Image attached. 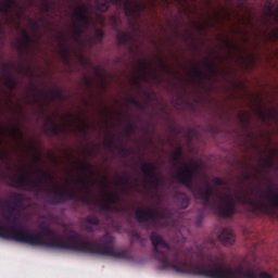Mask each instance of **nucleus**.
Instances as JSON below:
<instances>
[{
	"mask_svg": "<svg viewBox=\"0 0 278 278\" xmlns=\"http://www.w3.org/2000/svg\"><path fill=\"white\" fill-rule=\"evenodd\" d=\"M150 240L152 242L154 257L160 262L161 270L172 268L175 273L182 275H195L206 278H273L267 271H262L258 276L251 268H244L239 265L237 268L225 265L224 262L216 263L214 260H225V254L218 251L215 240L204 243L198 252L199 257L207 258V263L193 264L188 257L181 258V254L177 250H173L170 245L156 232H151Z\"/></svg>",
	"mask_w": 278,
	"mask_h": 278,
	"instance_id": "obj_1",
	"label": "nucleus"
},
{
	"mask_svg": "<svg viewBox=\"0 0 278 278\" xmlns=\"http://www.w3.org/2000/svg\"><path fill=\"white\" fill-rule=\"evenodd\" d=\"M37 173H40L41 176L34 180L27 178L23 169H21V175L18 178L14 176H9L10 182L8 184V186H11L12 188H18L20 190L36 192V194H40V192H46V201L50 205H64L66 201H80V203H85V205H90V199L77 192V190L75 189H72L71 191H60L55 189L45 188L42 186L45 181L47 184H53L55 181V177H53L51 173H47L41 168H38Z\"/></svg>",
	"mask_w": 278,
	"mask_h": 278,
	"instance_id": "obj_2",
	"label": "nucleus"
},
{
	"mask_svg": "<svg viewBox=\"0 0 278 278\" xmlns=\"http://www.w3.org/2000/svg\"><path fill=\"white\" fill-rule=\"evenodd\" d=\"M215 191L214 187L210 182L205 184V190L199 189L198 195L203 201V208L198 211L195 217V225L197 227H201L203 223V218H205V210H210L220 216L222 218H231L236 214V202L233 201V197L230 194H220V192H216L219 201L222 204L217 205L215 201L212 200L214 197Z\"/></svg>",
	"mask_w": 278,
	"mask_h": 278,
	"instance_id": "obj_3",
	"label": "nucleus"
},
{
	"mask_svg": "<svg viewBox=\"0 0 278 278\" xmlns=\"http://www.w3.org/2000/svg\"><path fill=\"white\" fill-rule=\"evenodd\" d=\"M136 219L138 223H151L155 229L157 227H168V222L170 218H173V210L169 207H164L161 210V212H157L155 210L150 211H142L137 210L135 213Z\"/></svg>",
	"mask_w": 278,
	"mask_h": 278,
	"instance_id": "obj_4",
	"label": "nucleus"
},
{
	"mask_svg": "<svg viewBox=\"0 0 278 278\" xmlns=\"http://www.w3.org/2000/svg\"><path fill=\"white\" fill-rule=\"evenodd\" d=\"M74 16L79 24L73 25L74 36L76 40L79 41L81 36H84V31L90 27V16L88 15V7L86 4L77 5L74 11Z\"/></svg>",
	"mask_w": 278,
	"mask_h": 278,
	"instance_id": "obj_5",
	"label": "nucleus"
},
{
	"mask_svg": "<svg viewBox=\"0 0 278 278\" xmlns=\"http://www.w3.org/2000/svg\"><path fill=\"white\" fill-rule=\"evenodd\" d=\"M113 5H124L125 16H130L131 18H140V15L144 10H147V4L138 2L137 0H110Z\"/></svg>",
	"mask_w": 278,
	"mask_h": 278,
	"instance_id": "obj_6",
	"label": "nucleus"
},
{
	"mask_svg": "<svg viewBox=\"0 0 278 278\" xmlns=\"http://www.w3.org/2000/svg\"><path fill=\"white\" fill-rule=\"evenodd\" d=\"M197 170L199 165L195 164L193 169L189 168L188 165L180 167L179 170L174 175V179L181 186H186L189 190L194 189V177H197Z\"/></svg>",
	"mask_w": 278,
	"mask_h": 278,
	"instance_id": "obj_7",
	"label": "nucleus"
},
{
	"mask_svg": "<svg viewBox=\"0 0 278 278\" xmlns=\"http://www.w3.org/2000/svg\"><path fill=\"white\" fill-rule=\"evenodd\" d=\"M157 166L155 163H143L141 166V172L148 178L144 179L149 188L157 190L162 186V178L157 177Z\"/></svg>",
	"mask_w": 278,
	"mask_h": 278,
	"instance_id": "obj_8",
	"label": "nucleus"
},
{
	"mask_svg": "<svg viewBox=\"0 0 278 278\" xmlns=\"http://www.w3.org/2000/svg\"><path fill=\"white\" fill-rule=\"evenodd\" d=\"M204 64L207 68L208 74L203 72L198 63L197 66L193 68V74L195 75V77H199L200 79H212V77L218 76V70L216 68V64L213 61H206Z\"/></svg>",
	"mask_w": 278,
	"mask_h": 278,
	"instance_id": "obj_9",
	"label": "nucleus"
},
{
	"mask_svg": "<svg viewBox=\"0 0 278 278\" xmlns=\"http://www.w3.org/2000/svg\"><path fill=\"white\" fill-rule=\"evenodd\" d=\"M236 199L239 203H242V205H252L254 210L266 208V205H264V202L252 200V198L249 197V191L241 190V193H238Z\"/></svg>",
	"mask_w": 278,
	"mask_h": 278,
	"instance_id": "obj_10",
	"label": "nucleus"
},
{
	"mask_svg": "<svg viewBox=\"0 0 278 278\" xmlns=\"http://www.w3.org/2000/svg\"><path fill=\"white\" fill-rule=\"evenodd\" d=\"M217 239L224 247H231V244L236 242V235L233 233V230L229 228H222L217 233Z\"/></svg>",
	"mask_w": 278,
	"mask_h": 278,
	"instance_id": "obj_11",
	"label": "nucleus"
},
{
	"mask_svg": "<svg viewBox=\"0 0 278 278\" xmlns=\"http://www.w3.org/2000/svg\"><path fill=\"white\" fill-rule=\"evenodd\" d=\"M47 126H50L48 128V131H50L52 136H60V134H64L66 131V127L58 125V123L53 121V117L46 118V127Z\"/></svg>",
	"mask_w": 278,
	"mask_h": 278,
	"instance_id": "obj_12",
	"label": "nucleus"
},
{
	"mask_svg": "<svg viewBox=\"0 0 278 278\" xmlns=\"http://www.w3.org/2000/svg\"><path fill=\"white\" fill-rule=\"evenodd\" d=\"M5 207L9 212V215L5 217L8 223H11V225H16V223H18V216L13 214L14 212H16V210H18L17 204L16 203L13 204V202L12 203L7 202Z\"/></svg>",
	"mask_w": 278,
	"mask_h": 278,
	"instance_id": "obj_13",
	"label": "nucleus"
},
{
	"mask_svg": "<svg viewBox=\"0 0 278 278\" xmlns=\"http://www.w3.org/2000/svg\"><path fill=\"white\" fill-rule=\"evenodd\" d=\"M14 5H16V0H5V3L0 4V12L4 16H10L14 10Z\"/></svg>",
	"mask_w": 278,
	"mask_h": 278,
	"instance_id": "obj_14",
	"label": "nucleus"
},
{
	"mask_svg": "<svg viewBox=\"0 0 278 278\" xmlns=\"http://www.w3.org/2000/svg\"><path fill=\"white\" fill-rule=\"evenodd\" d=\"M175 199L180 210H186L188 205H190V198H188V194L186 193L179 192L175 195Z\"/></svg>",
	"mask_w": 278,
	"mask_h": 278,
	"instance_id": "obj_15",
	"label": "nucleus"
},
{
	"mask_svg": "<svg viewBox=\"0 0 278 278\" xmlns=\"http://www.w3.org/2000/svg\"><path fill=\"white\" fill-rule=\"evenodd\" d=\"M266 199L274 208L278 210V192L273 189V187H268Z\"/></svg>",
	"mask_w": 278,
	"mask_h": 278,
	"instance_id": "obj_16",
	"label": "nucleus"
},
{
	"mask_svg": "<svg viewBox=\"0 0 278 278\" xmlns=\"http://www.w3.org/2000/svg\"><path fill=\"white\" fill-rule=\"evenodd\" d=\"M60 43V55L65 60V62H68V53H71V50L68 47H66V39L64 36L59 37Z\"/></svg>",
	"mask_w": 278,
	"mask_h": 278,
	"instance_id": "obj_17",
	"label": "nucleus"
},
{
	"mask_svg": "<svg viewBox=\"0 0 278 278\" xmlns=\"http://www.w3.org/2000/svg\"><path fill=\"white\" fill-rule=\"evenodd\" d=\"M31 42H34V39H31L29 35L24 34L23 40H20L17 43L18 51H27Z\"/></svg>",
	"mask_w": 278,
	"mask_h": 278,
	"instance_id": "obj_18",
	"label": "nucleus"
},
{
	"mask_svg": "<svg viewBox=\"0 0 278 278\" xmlns=\"http://www.w3.org/2000/svg\"><path fill=\"white\" fill-rule=\"evenodd\" d=\"M4 86L9 88V90H16V86H18V81L11 74L4 75Z\"/></svg>",
	"mask_w": 278,
	"mask_h": 278,
	"instance_id": "obj_19",
	"label": "nucleus"
},
{
	"mask_svg": "<svg viewBox=\"0 0 278 278\" xmlns=\"http://www.w3.org/2000/svg\"><path fill=\"white\" fill-rule=\"evenodd\" d=\"M104 36H105V33H103V30H101V29H98L96 31L94 37L89 38L90 45H101V42H103Z\"/></svg>",
	"mask_w": 278,
	"mask_h": 278,
	"instance_id": "obj_20",
	"label": "nucleus"
},
{
	"mask_svg": "<svg viewBox=\"0 0 278 278\" xmlns=\"http://www.w3.org/2000/svg\"><path fill=\"white\" fill-rule=\"evenodd\" d=\"M96 1V9L99 12H108L110 10V2L108 0H94Z\"/></svg>",
	"mask_w": 278,
	"mask_h": 278,
	"instance_id": "obj_21",
	"label": "nucleus"
},
{
	"mask_svg": "<svg viewBox=\"0 0 278 278\" xmlns=\"http://www.w3.org/2000/svg\"><path fill=\"white\" fill-rule=\"evenodd\" d=\"M33 92L34 100L29 103H40V98L47 99V92L38 91V88L36 87L33 88Z\"/></svg>",
	"mask_w": 278,
	"mask_h": 278,
	"instance_id": "obj_22",
	"label": "nucleus"
},
{
	"mask_svg": "<svg viewBox=\"0 0 278 278\" xmlns=\"http://www.w3.org/2000/svg\"><path fill=\"white\" fill-rule=\"evenodd\" d=\"M104 197H106V201L111 205H116L121 201L118 193H105Z\"/></svg>",
	"mask_w": 278,
	"mask_h": 278,
	"instance_id": "obj_23",
	"label": "nucleus"
},
{
	"mask_svg": "<svg viewBox=\"0 0 278 278\" xmlns=\"http://www.w3.org/2000/svg\"><path fill=\"white\" fill-rule=\"evenodd\" d=\"M116 39L118 45H127V42L130 40V37L129 34L121 31L117 34Z\"/></svg>",
	"mask_w": 278,
	"mask_h": 278,
	"instance_id": "obj_24",
	"label": "nucleus"
},
{
	"mask_svg": "<svg viewBox=\"0 0 278 278\" xmlns=\"http://www.w3.org/2000/svg\"><path fill=\"white\" fill-rule=\"evenodd\" d=\"M184 156V148L181 146H178L176 151L173 154V162H176L179 164L181 162V157Z\"/></svg>",
	"mask_w": 278,
	"mask_h": 278,
	"instance_id": "obj_25",
	"label": "nucleus"
},
{
	"mask_svg": "<svg viewBox=\"0 0 278 278\" xmlns=\"http://www.w3.org/2000/svg\"><path fill=\"white\" fill-rule=\"evenodd\" d=\"M85 223H87V225H99L101 223V220L99 219V217H97V215H88L87 217H85Z\"/></svg>",
	"mask_w": 278,
	"mask_h": 278,
	"instance_id": "obj_26",
	"label": "nucleus"
},
{
	"mask_svg": "<svg viewBox=\"0 0 278 278\" xmlns=\"http://www.w3.org/2000/svg\"><path fill=\"white\" fill-rule=\"evenodd\" d=\"M100 210H102V212H118V207H114L112 206V204L109 203H101L100 204Z\"/></svg>",
	"mask_w": 278,
	"mask_h": 278,
	"instance_id": "obj_27",
	"label": "nucleus"
},
{
	"mask_svg": "<svg viewBox=\"0 0 278 278\" xmlns=\"http://www.w3.org/2000/svg\"><path fill=\"white\" fill-rule=\"evenodd\" d=\"M127 101L131 105H135L136 108H139V110H144V104H142V102H140L138 99H136L134 97H129Z\"/></svg>",
	"mask_w": 278,
	"mask_h": 278,
	"instance_id": "obj_28",
	"label": "nucleus"
},
{
	"mask_svg": "<svg viewBox=\"0 0 278 278\" xmlns=\"http://www.w3.org/2000/svg\"><path fill=\"white\" fill-rule=\"evenodd\" d=\"M11 199H12V203H13V204L16 203L17 207H18L20 205H23V201H24L23 194H21V193H15V194L12 195Z\"/></svg>",
	"mask_w": 278,
	"mask_h": 278,
	"instance_id": "obj_29",
	"label": "nucleus"
},
{
	"mask_svg": "<svg viewBox=\"0 0 278 278\" xmlns=\"http://www.w3.org/2000/svg\"><path fill=\"white\" fill-rule=\"evenodd\" d=\"M40 10L43 14H48V12H51V4L49 1L45 0L41 2Z\"/></svg>",
	"mask_w": 278,
	"mask_h": 278,
	"instance_id": "obj_30",
	"label": "nucleus"
},
{
	"mask_svg": "<svg viewBox=\"0 0 278 278\" xmlns=\"http://www.w3.org/2000/svg\"><path fill=\"white\" fill-rule=\"evenodd\" d=\"M139 68L147 75V71L152 70L151 64L147 61L139 62Z\"/></svg>",
	"mask_w": 278,
	"mask_h": 278,
	"instance_id": "obj_31",
	"label": "nucleus"
},
{
	"mask_svg": "<svg viewBox=\"0 0 278 278\" xmlns=\"http://www.w3.org/2000/svg\"><path fill=\"white\" fill-rule=\"evenodd\" d=\"M29 25H30L34 34H37V31L40 29V24L36 20L29 18Z\"/></svg>",
	"mask_w": 278,
	"mask_h": 278,
	"instance_id": "obj_32",
	"label": "nucleus"
},
{
	"mask_svg": "<svg viewBox=\"0 0 278 278\" xmlns=\"http://www.w3.org/2000/svg\"><path fill=\"white\" fill-rule=\"evenodd\" d=\"M130 181H131V175H129V174H125L124 176H121V177H119V182H121L123 186L129 185Z\"/></svg>",
	"mask_w": 278,
	"mask_h": 278,
	"instance_id": "obj_33",
	"label": "nucleus"
},
{
	"mask_svg": "<svg viewBox=\"0 0 278 278\" xmlns=\"http://www.w3.org/2000/svg\"><path fill=\"white\" fill-rule=\"evenodd\" d=\"M262 166H263V168H273V166H275V161H273V157L264 159Z\"/></svg>",
	"mask_w": 278,
	"mask_h": 278,
	"instance_id": "obj_34",
	"label": "nucleus"
},
{
	"mask_svg": "<svg viewBox=\"0 0 278 278\" xmlns=\"http://www.w3.org/2000/svg\"><path fill=\"white\" fill-rule=\"evenodd\" d=\"M215 186H229V182H227V180H224L223 178L220 177H215L213 179Z\"/></svg>",
	"mask_w": 278,
	"mask_h": 278,
	"instance_id": "obj_35",
	"label": "nucleus"
},
{
	"mask_svg": "<svg viewBox=\"0 0 278 278\" xmlns=\"http://www.w3.org/2000/svg\"><path fill=\"white\" fill-rule=\"evenodd\" d=\"M76 184H81V186H84L86 192H90V187L88 186V180H86L84 178H78V179H76Z\"/></svg>",
	"mask_w": 278,
	"mask_h": 278,
	"instance_id": "obj_36",
	"label": "nucleus"
},
{
	"mask_svg": "<svg viewBox=\"0 0 278 278\" xmlns=\"http://www.w3.org/2000/svg\"><path fill=\"white\" fill-rule=\"evenodd\" d=\"M130 238H132V240H137V242H142L144 240L137 230H132L130 232Z\"/></svg>",
	"mask_w": 278,
	"mask_h": 278,
	"instance_id": "obj_37",
	"label": "nucleus"
},
{
	"mask_svg": "<svg viewBox=\"0 0 278 278\" xmlns=\"http://www.w3.org/2000/svg\"><path fill=\"white\" fill-rule=\"evenodd\" d=\"M111 23H112V26L114 29H118L121 20L116 15H113V16H111Z\"/></svg>",
	"mask_w": 278,
	"mask_h": 278,
	"instance_id": "obj_38",
	"label": "nucleus"
},
{
	"mask_svg": "<svg viewBox=\"0 0 278 278\" xmlns=\"http://www.w3.org/2000/svg\"><path fill=\"white\" fill-rule=\"evenodd\" d=\"M136 124L129 123L126 127V134H136Z\"/></svg>",
	"mask_w": 278,
	"mask_h": 278,
	"instance_id": "obj_39",
	"label": "nucleus"
},
{
	"mask_svg": "<svg viewBox=\"0 0 278 278\" xmlns=\"http://www.w3.org/2000/svg\"><path fill=\"white\" fill-rule=\"evenodd\" d=\"M11 134H13V136H20V138H23V130H21V128H11Z\"/></svg>",
	"mask_w": 278,
	"mask_h": 278,
	"instance_id": "obj_40",
	"label": "nucleus"
},
{
	"mask_svg": "<svg viewBox=\"0 0 278 278\" xmlns=\"http://www.w3.org/2000/svg\"><path fill=\"white\" fill-rule=\"evenodd\" d=\"M275 8V4H273V2H268L267 4H266V9H267V12H268V15L269 16H273V14H274V11H273V9Z\"/></svg>",
	"mask_w": 278,
	"mask_h": 278,
	"instance_id": "obj_41",
	"label": "nucleus"
},
{
	"mask_svg": "<svg viewBox=\"0 0 278 278\" xmlns=\"http://www.w3.org/2000/svg\"><path fill=\"white\" fill-rule=\"evenodd\" d=\"M89 129L90 126L88 124H84L83 126H80V131L84 134V136H87Z\"/></svg>",
	"mask_w": 278,
	"mask_h": 278,
	"instance_id": "obj_42",
	"label": "nucleus"
},
{
	"mask_svg": "<svg viewBox=\"0 0 278 278\" xmlns=\"http://www.w3.org/2000/svg\"><path fill=\"white\" fill-rule=\"evenodd\" d=\"M260 117L263 121V123H266L267 118H268V114H266L263 111H260Z\"/></svg>",
	"mask_w": 278,
	"mask_h": 278,
	"instance_id": "obj_43",
	"label": "nucleus"
},
{
	"mask_svg": "<svg viewBox=\"0 0 278 278\" xmlns=\"http://www.w3.org/2000/svg\"><path fill=\"white\" fill-rule=\"evenodd\" d=\"M195 29L199 30V31H203V29H205V25L203 24H195Z\"/></svg>",
	"mask_w": 278,
	"mask_h": 278,
	"instance_id": "obj_44",
	"label": "nucleus"
},
{
	"mask_svg": "<svg viewBox=\"0 0 278 278\" xmlns=\"http://www.w3.org/2000/svg\"><path fill=\"white\" fill-rule=\"evenodd\" d=\"M2 71H4V73H9L10 72V64H4L2 66Z\"/></svg>",
	"mask_w": 278,
	"mask_h": 278,
	"instance_id": "obj_45",
	"label": "nucleus"
},
{
	"mask_svg": "<svg viewBox=\"0 0 278 278\" xmlns=\"http://www.w3.org/2000/svg\"><path fill=\"white\" fill-rule=\"evenodd\" d=\"M0 160H8V153L0 152Z\"/></svg>",
	"mask_w": 278,
	"mask_h": 278,
	"instance_id": "obj_46",
	"label": "nucleus"
},
{
	"mask_svg": "<svg viewBox=\"0 0 278 278\" xmlns=\"http://www.w3.org/2000/svg\"><path fill=\"white\" fill-rule=\"evenodd\" d=\"M84 170H90L92 166L90 164L83 165Z\"/></svg>",
	"mask_w": 278,
	"mask_h": 278,
	"instance_id": "obj_47",
	"label": "nucleus"
},
{
	"mask_svg": "<svg viewBox=\"0 0 278 278\" xmlns=\"http://www.w3.org/2000/svg\"><path fill=\"white\" fill-rule=\"evenodd\" d=\"M243 179H244V181H250L251 175L250 174L244 175Z\"/></svg>",
	"mask_w": 278,
	"mask_h": 278,
	"instance_id": "obj_48",
	"label": "nucleus"
},
{
	"mask_svg": "<svg viewBox=\"0 0 278 278\" xmlns=\"http://www.w3.org/2000/svg\"><path fill=\"white\" fill-rule=\"evenodd\" d=\"M86 230L89 231V233H92V231H94V229L92 228V226H87Z\"/></svg>",
	"mask_w": 278,
	"mask_h": 278,
	"instance_id": "obj_49",
	"label": "nucleus"
},
{
	"mask_svg": "<svg viewBox=\"0 0 278 278\" xmlns=\"http://www.w3.org/2000/svg\"><path fill=\"white\" fill-rule=\"evenodd\" d=\"M121 151H122V153H125L126 155H128V154H129V151H128V150H126L125 148H121Z\"/></svg>",
	"mask_w": 278,
	"mask_h": 278,
	"instance_id": "obj_50",
	"label": "nucleus"
},
{
	"mask_svg": "<svg viewBox=\"0 0 278 278\" xmlns=\"http://www.w3.org/2000/svg\"><path fill=\"white\" fill-rule=\"evenodd\" d=\"M134 84H135V86H140V79H138V78L135 79V80H134Z\"/></svg>",
	"mask_w": 278,
	"mask_h": 278,
	"instance_id": "obj_51",
	"label": "nucleus"
},
{
	"mask_svg": "<svg viewBox=\"0 0 278 278\" xmlns=\"http://www.w3.org/2000/svg\"><path fill=\"white\" fill-rule=\"evenodd\" d=\"M207 27H214V22H208Z\"/></svg>",
	"mask_w": 278,
	"mask_h": 278,
	"instance_id": "obj_52",
	"label": "nucleus"
},
{
	"mask_svg": "<svg viewBox=\"0 0 278 278\" xmlns=\"http://www.w3.org/2000/svg\"><path fill=\"white\" fill-rule=\"evenodd\" d=\"M112 144H114V137H112L110 140V147H112Z\"/></svg>",
	"mask_w": 278,
	"mask_h": 278,
	"instance_id": "obj_53",
	"label": "nucleus"
},
{
	"mask_svg": "<svg viewBox=\"0 0 278 278\" xmlns=\"http://www.w3.org/2000/svg\"><path fill=\"white\" fill-rule=\"evenodd\" d=\"M161 66H162V68H166V65L162 61H161Z\"/></svg>",
	"mask_w": 278,
	"mask_h": 278,
	"instance_id": "obj_54",
	"label": "nucleus"
},
{
	"mask_svg": "<svg viewBox=\"0 0 278 278\" xmlns=\"http://www.w3.org/2000/svg\"><path fill=\"white\" fill-rule=\"evenodd\" d=\"M227 47H229V49H231V45L229 43V41H226Z\"/></svg>",
	"mask_w": 278,
	"mask_h": 278,
	"instance_id": "obj_55",
	"label": "nucleus"
},
{
	"mask_svg": "<svg viewBox=\"0 0 278 278\" xmlns=\"http://www.w3.org/2000/svg\"><path fill=\"white\" fill-rule=\"evenodd\" d=\"M146 229H151V226L150 225H146Z\"/></svg>",
	"mask_w": 278,
	"mask_h": 278,
	"instance_id": "obj_56",
	"label": "nucleus"
},
{
	"mask_svg": "<svg viewBox=\"0 0 278 278\" xmlns=\"http://www.w3.org/2000/svg\"><path fill=\"white\" fill-rule=\"evenodd\" d=\"M87 84H90V80L88 79V77H85Z\"/></svg>",
	"mask_w": 278,
	"mask_h": 278,
	"instance_id": "obj_57",
	"label": "nucleus"
},
{
	"mask_svg": "<svg viewBox=\"0 0 278 278\" xmlns=\"http://www.w3.org/2000/svg\"><path fill=\"white\" fill-rule=\"evenodd\" d=\"M153 77H154V79H157L159 76H157V74H154Z\"/></svg>",
	"mask_w": 278,
	"mask_h": 278,
	"instance_id": "obj_58",
	"label": "nucleus"
},
{
	"mask_svg": "<svg viewBox=\"0 0 278 278\" xmlns=\"http://www.w3.org/2000/svg\"><path fill=\"white\" fill-rule=\"evenodd\" d=\"M56 97L61 98V97H62V93H60V92H59V93H56Z\"/></svg>",
	"mask_w": 278,
	"mask_h": 278,
	"instance_id": "obj_59",
	"label": "nucleus"
},
{
	"mask_svg": "<svg viewBox=\"0 0 278 278\" xmlns=\"http://www.w3.org/2000/svg\"><path fill=\"white\" fill-rule=\"evenodd\" d=\"M79 192H84V188H79Z\"/></svg>",
	"mask_w": 278,
	"mask_h": 278,
	"instance_id": "obj_60",
	"label": "nucleus"
},
{
	"mask_svg": "<svg viewBox=\"0 0 278 278\" xmlns=\"http://www.w3.org/2000/svg\"><path fill=\"white\" fill-rule=\"evenodd\" d=\"M260 199H264V194H261V195H260Z\"/></svg>",
	"mask_w": 278,
	"mask_h": 278,
	"instance_id": "obj_61",
	"label": "nucleus"
},
{
	"mask_svg": "<svg viewBox=\"0 0 278 278\" xmlns=\"http://www.w3.org/2000/svg\"><path fill=\"white\" fill-rule=\"evenodd\" d=\"M7 168H8V170H10V168H11L10 165H8Z\"/></svg>",
	"mask_w": 278,
	"mask_h": 278,
	"instance_id": "obj_62",
	"label": "nucleus"
},
{
	"mask_svg": "<svg viewBox=\"0 0 278 278\" xmlns=\"http://www.w3.org/2000/svg\"><path fill=\"white\" fill-rule=\"evenodd\" d=\"M18 18H21V13H17Z\"/></svg>",
	"mask_w": 278,
	"mask_h": 278,
	"instance_id": "obj_63",
	"label": "nucleus"
},
{
	"mask_svg": "<svg viewBox=\"0 0 278 278\" xmlns=\"http://www.w3.org/2000/svg\"><path fill=\"white\" fill-rule=\"evenodd\" d=\"M0 134H3V130L0 128Z\"/></svg>",
	"mask_w": 278,
	"mask_h": 278,
	"instance_id": "obj_64",
	"label": "nucleus"
}]
</instances>
